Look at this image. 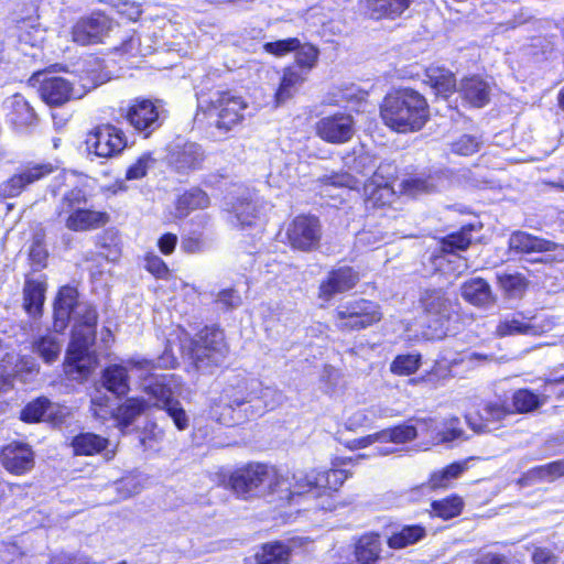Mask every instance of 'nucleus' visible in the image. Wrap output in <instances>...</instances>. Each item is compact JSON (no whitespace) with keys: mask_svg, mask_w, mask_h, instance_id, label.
Masks as SVG:
<instances>
[{"mask_svg":"<svg viewBox=\"0 0 564 564\" xmlns=\"http://www.w3.org/2000/svg\"><path fill=\"white\" fill-rule=\"evenodd\" d=\"M426 536V528L422 524L403 525L387 539V544L392 550H401L411 546Z\"/></svg>","mask_w":564,"mask_h":564,"instance_id":"c9c22d12","label":"nucleus"},{"mask_svg":"<svg viewBox=\"0 0 564 564\" xmlns=\"http://www.w3.org/2000/svg\"><path fill=\"white\" fill-rule=\"evenodd\" d=\"M499 285L509 294L524 292L529 286L528 279L521 273H503L498 276Z\"/></svg>","mask_w":564,"mask_h":564,"instance_id":"bf43d9fd","label":"nucleus"},{"mask_svg":"<svg viewBox=\"0 0 564 564\" xmlns=\"http://www.w3.org/2000/svg\"><path fill=\"white\" fill-rule=\"evenodd\" d=\"M316 134L323 141H350L356 132L352 115L337 111L316 122Z\"/></svg>","mask_w":564,"mask_h":564,"instance_id":"4468645a","label":"nucleus"},{"mask_svg":"<svg viewBox=\"0 0 564 564\" xmlns=\"http://www.w3.org/2000/svg\"><path fill=\"white\" fill-rule=\"evenodd\" d=\"M424 84L433 90L436 97L448 99L457 91L456 76L445 66H427L424 69Z\"/></svg>","mask_w":564,"mask_h":564,"instance_id":"aec40b11","label":"nucleus"},{"mask_svg":"<svg viewBox=\"0 0 564 564\" xmlns=\"http://www.w3.org/2000/svg\"><path fill=\"white\" fill-rule=\"evenodd\" d=\"M87 135L96 139V141H127L126 132L123 131L120 122L111 123L104 122L91 128Z\"/></svg>","mask_w":564,"mask_h":564,"instance_id":"3c124183","label":"nucleus"},{"mask_svg":"<svg viewBox=\"0 0 564 564\" xmlns=\"http://www.w3.org/2000/svg\"><path fill=\"white\" fill-rule=\"evenodd\" d=\"M51 406L52 402L47 397H36L22 408L19 417L26 424L40 423Z\"/></svg>","mask_w":564,"mask_h":564,"instance_id":"37998d69","label":"nucleus"},{"mask_svg":"<svg viewBox=\"0 0 564 564\" xmlns=\"http://www.w3.org/2000/svg\"><path fill=\"white\" fill-rule=\"evenodd\" d=\"M417 437V430L411 424H397L391 426V443L404 444Z\"/></svg>","mask_w":564,"mask_h":564,"instance_id":"774afa93","label":"nucleus"},{"mask_svg":"<svg viewBox=\"0 0 564 564\" xmlns=\"http://www.w3.org/2000/svg\"><path fill=\"white\" fill-rule=\"evenodd\" d=\"M144 393L154 398L158 402L166 404L170 400L174 399L171 387L161 381H154L143 388Z\"/></svg>","mask_w":564,"mask_h":564,"instance_id":"0e129e2a","label":"nucleus"},{"mask_svg":"<svg viewBox=\"0 0 564 564\" xmlns=\"http://www.w3.org/2000/svg\"><path fill=\"white\" fill-rule=\"evenodd\" d=\"M413 0H366V10L373 20H394L406 11Z\"/></svg>","mask_w":564,"mask_h":564,"instance_id":"c756f323","label":"nucleus"},{"mask_svg":"<svg viewBox=\"0 0 564 564\" xmlns=\"http://www.w3.org/2000/svg\"><path fill=\"white\" fill-rule=\"evenodd\" d=\"M381 553V536L377 532L364 533L355 541L354 556L358 564H377Z\"/></svg>","mask_w":564,"mask_h":564,"instance_id":"bb28decb","label":"nucleus"},{"mask_svg":"<svg viewBox=\"0 0 564 564\" xmlns=\"http://www.w3.org/2000/svg\"><path fill=\"white\" fill-rule=\"evenodd\" d=\"M79 292L76 286L65 284L58 288L53 301V328L63 333L78 306Z\"/></svg>","mask_w":564,"mask_h":564,"instance_id":"f3484780","label":"nucleus"},{"mask_svg":"<svg viewBox=\"0 0 564 564\" xmlns=\"http://www.w3.org/2000/svg\"><path fill=\"white\" fill-rule=\"evenodd\" d=\"M155 162L151 152L142 153L126 171V180H141L148 174L149 167Z\"/></svg>","mask_w":564,"mask_h":564,"instance_id":"680f3d73","label":"nucleus"},{"mask_svg":"<svg viewBox=\"0 0 564 564\" xmlns=\"http://www.w3.org/2000/svg\"><path fill=\"white\" fill-rule=\"evenodd\" d=\"M96 362V356L90 350L68 347L63 361V369L66 376L84 381L91 375Z\"/></svg>","mask_w":564,"mask_h":564,"instance_id":"6ab92c4d","label":"nucleus"},{"mask_svg":"<svg viewBox=\"0 0 564 564\" xmlns=\"http://www.w3.org/2000/svg\"><path fill=\"white\" fill-rule=\"evenodd\" d=\"M465 508V501L458 494H451L431 502L430 516L443 521L459 517Z\"/></svg>","mask_w":564,"mask_h":564,"instance_id":"72a5a7b5","label":"nucleus"},{"mask_svg":"<svg viewBox=\"0 0 564 564\" xmlns=\"http://www.w3.org/2000/svg\"><path fill=\"white\" fill-rule=\"evenodd\" d=\"M143 268L156 280L167 281L172 278V271L167 263L153 251L143 254Z\"/></svg>","mask_w":564,"mask_h":564,"instance_id":"603ef678","label":"nucleus"},{"mask_svg":"<svg viewBox=\"0 0 564 564\" xmlns=\"http://www.w3.org/2000/svg\"><path fill=\"white\" fill-rule=\"evenodd\" d=\"M123 117L142 139H149L162 126L158 106L153 100L144 97L132 99Z\"/></svg>","mask_w":564,"mask_h":564,"instance_id":"9d476101","label":"nucleus"},{"mask_svg":"<svg viewBox=\"0 0 564 564\" xmlns=\"http://www.w3.org/2000/svg\"><path fill=\"white\" fill-rule=\"evenodd\" d=\"M73 93L72 83L59 76L44 77L39 87L40 97L50 106H62L68 102Z\"/></svg>","mask_w":564,"mask_h":564,"instance_id":"4be33fe9","label":"nucleus"},{"mask_svg":"<svg viewBox=\"0 0 564 564\" xmlns=\"http://www.w3.org/2000/svg\"><path fill=\"white\" fill-rule=\"evenodd\" d=\"M69 445L75 456H95L108 447L109 441L93 432H80L72 438Z\"/></svg>","mask_w":564,"mask_h":564,"instance_id":"2f4dec72","label":"nucleus"},{"mask_svg":"<svg viewBox=\"0 0 564 564\" xmlns=\"http://www.w3.org/2000/svg\"><path fill=\"white\" fill-rule=\"evenodd\" d=\"M306 80L305 74L294 66H286L274 93V102L276 106L284 104L295 96L299 87Z\"/></svg>","mask_w":564,"mask_h":564,"instance_id":"7c9ffc66","label":"nucleus"},{"mask_svg":"<svg viewBox=\"0 0 564 564\" xmlns=\"http://www.w3.org/2000/svg\"><path fill=\"white\" fill-rule=\"evenodd\" d=\"M253 393L248 379L237 377L228 382L213 400L209 409L210 416L221 425L232 426L237 423L235 413L237 409L250 403Z\"/></svg>","mask_w":564,"mask_h":564,"instance_id":"6e6552de","label":"nucleus"},{"mask_svg":"<svg viewBox=\"0 0 564 564\" xmlns=\"http://www.w3.org/2000/svg\"><path fill=\"white\" fill-rule=\"evenodd\" d=\"M219 481L225 489L231 491L237 498L250 500L252 498L270 497L282 491L288 479L275 465L249 460L221 474Z\"/></svg>","mask_w":564,"mask_h":564,"instance_id":"f257e3e1","label":"nucleus"},{"mask_svg":"<svg viewBox=\"0 0 564 564\" xmlns=\"http://www.w3.org/2000/svg\"><path fill=\"white\" fill-rule=\"evenodd\" d=\"M149 408L150 404L143 398H128L124 403L117 408V415L120 424L123 426L130 425L137 416L141 415Z\"/></svg>","mask_w":564,"mask_h":564,"instance_id":"c03bdc74","label":"nucleus"},{"mask_svg":"<svg viewBox=\"0 0 564 564\" xmlns=\"http://www.w3.org/2000/svg\"><path fill=\"white\" fill-rule=\"evenodd\" d=\"M205 239L202 232H189L181 239V249L184 253L195 254L205 250Z\"/></svg>","mask_w":564,"mask_h":564,"instance_id":"69168bd1","label":"nucleus"},{"mask_svg":"<svg viewBox=\"0 0 564 564\" xmlns=\"http://www.w3.org/2000/svg\"><path fill=\"white\" fill-rule=\"evenodd\" d=\"M8 122L15 130H26L37 122V116L29 101L21 94L11 97Z\"/></svg>","mask_w":564,"mask_h":564,"instance_id":"a878e982","label":"nucleus"},{"mask_svg":"<svg viewBox=\"0 0 564 564\" xmlns=\"http://www.w3.org/2000/svg\"><path fill=\"white\" fill-rule=\"evenodd\" d=\"M294 67L302 70L304 74L312 70L319 57V50L316 45L306 42L302 44L300 42V48L295 52Z\"/></svg>","mask_w":564,"mask_h":564,"instance_id":"de8ad7c7","label":"nucleus"},{"mask_svg":"<svg viewBox=\"0 0 564 564\" xmlns=\"http://www.w3.org/2000/svg\"><path fill=\"white\" fill-rule=\"evenodd\" d=\"M246 108L243 98L231 90L218 91L216 99L210 101V109L217 116L216 126L225 131L231 130L242 121Z\"/></svg>","mask_w":564,"mask_h":564,"instance_id":"ddd939ff","label":"nucleus"},{"mask_svg":"<svg viewBox=\"0 0 564 564\" xmlns=\"http://www.w3.org/2000/svg\"><path fill=\"white\" fill-rule=\"evenodd\" d=\"M544 404L541 394L529 388H519L511 395V410L513 414H528L539 410Z\"/></svg>","mask_w":564,"mask_h":564,"instance_id":"4c0bfd02","label":"nucleus"},{"mask_svg":"<svg viewBox=\"0 0 564 564\" xmlns=\"http://www.w3.org/2000/svg\"><path fill=\"white\" fill-rule=\"evenodd\" d=\"M48 251L45 247V232L43 229L35 232L28 252V260L33 272L41 271L47 267Z\"/></svg>","mask_w":564,"mask_h":564,"instance_id":"79ce46f5","label":"nucleus"},{"mask_svg":"<svg viewBox=\"0 0 564 564\" xmlns=\"http://www.w3.org/2000/svg\"><path fill=\"white\" fill-rule=\"evenodd\" d=\"M508 243L509 249L519 254L543 253L558 248V245L552 240L522 230L513 231Z\"/></svg>","mask_w":564,"mask_h":564,"instance_id":"412c9836","label":"nucleus"},{"mask_svg":"<svg viewBox=\"0 0 564 564\" xmlns=\"http://www.w3.org/2000/svg\"><path fill=\"white\" fill-rule=\"evenodd\" d=\"M383 313L379 303L358 297L338 304L333 312L336 329L343 334L361 332L379 324Z\"/></svg>","mask_w":564,"mask_h":564,"instance_id":"423d86ee","label":"nucleus"},{"mask_svg":"<svg viewBox=\"0 0 564 564\" xmlns=\"http://www.w3.org/2000/svg\"><path fill=\"white\" fill-rule=\"evenodd\" d=\"M115 10L126 22H137L142 14L141 4L132 0H99Z\"/></svg>","mask_w":564,"mask_h":564,"instance_id":"09e8293b","label":"nucleus"},{"mask_svg":"<svg viewBox=\"0 0 564 564\" xmlns=\"http://www.w3.org/2000/svg\"><path fill=\"white\" fill-rule=\"evenodd\" d=\"M423 312L436 322H448L452 315V303L446 292L441 289H427L420 297Z\"/></svg>","mask_w":564,"mask_h":564,"instance_id":"5701e85b","label":"nucleus"},{"mask_svg":"<svg viewBox=\"0 0 564 564\" xmlns=\"http://www.w3.org/2000/svg\"><path fill=\"white\" fill-rule=\"evenodd\" d=\"M323 226L313 214H297L284 228L282 242L294 252L311 253L321 249Z\"/></svg>","mask_w":564,"mask_h":564,"instance_id":"0eeeda50","label":"nucleus"},{"mask_svg":"<svg viewBox=\"0 0 564 564\" xmlns=\"http://www.w3.org/2000/svg\"><path fill=\"white\" fill-rule=\"evenodd\" d=\"M46 283L44 281L26 278L23 286V310L34 318L41 317L44 312Z\"/></svg>","mask_w":564,"mask_h":564,"instance_id":"cd10ccee","label":"nucleus"},{"mask_svg":"<svg viewBox=\"0 0 564 564\" xmlns=\"http://www.w3.org/2000/svg\"><path fill=\"white\" fill-rule=\"evenodd\" d=\"M529 473L543 481H554L564 477V459H556L544 465L532 467Z\"/></svg>","mask_w":564,"mask_h":564,"instance_id":"864d4df0","label":"nucleus"},{"mask_svg":"<svg viewBox=\"0 0 564 564\" xmlns=\"http://www.w3.org/2000/svg\"><path fill=\"white\" fill-rule=\"evenodd\" d=\"M154 406L165 411L178 431H185L189 426L188 415L178 399L174 398L169 403L161 405L155 403Z\"/></svg>","mask_w":564,"mask_h":564,"instance_id":"5fc2aeb1","label":"nucleus"},{"mask_svg":"<svg viewBox=\"0 0 564 564\" xmlns=\"http://www.w3.org/2000/svg\"><path fill=\"white\" fill-rule=\"evenodd\" d=\"M209 204L210 199L207 193L199 187H193L176 198V215L180 218H185L195 210L207 208Z\"/></svg>","mask_w":564,"mask_h":564,"instance_id":"473e14b6","label":"nucleus"},{"mask_svg":"<svg viewBox=\"0 0 564 564\" xmlns=\"http://www.w3.org/2000/svg\"><path fill=\"white\" fill-rule=\"evenodd\" d=\"M383 123L398 133L421 131L431 119L426 97L412 87L390 89L380 104Z\"/></svg>","mask_w":564,"mask_h":564,"instance_id":"f03ea898","label":"nucleus"},{"mask_svg":"<svg viewBox=\"0 0 564 564\" xmlns=\"http://www.w3.org/2000/svg\"><path fill=\"white\" fill-rule=\"evenodd\" d=\"M55 171L56 166L50 162L26 163L0 184V195L4 198L18 197L31 185L46 178Z\"/></svg>","mask_w":564,"mask_h":564,"instance_id":"9b49d317","label":"nucleus"},{"mask_svg":"<svg viewBox=\"0 0 564 564\" xmlns=\"http://www.w3.org/2000/svg\"><path fill=\"white\" fill-rule=\"evenodd\" d=\"M465 469L466 462H453L442 469L433 471L429 477L427 485L432 490L447 489Z\"/></svg>","mask_w":564,"mask_h":564,"instance_id":"58836bf2","label":"nucleus"},{"mask_svg":"<svg viewBox=\"0 0 564 564\" xmlns=\"http://www.w3.org/2000/svg\"><path fill=\"white\" fill-rule=\"evenodd\" d=\"M0 464L11 475H25L34 467V452L30 445L13 441L0 447Z\"/></svg>","mask_w":564,"mask_h":564,"instance_id":"2eb2a0df","label":"nucleus"},{"mask_svg":"<svg viewBox=\"0 0 564 564\" xmlns=\"http://www.w3.org/2000/svg\"><path fill=\"white\" fill-rule=\"evenodd\" d=\"M95 245L107 260L115 261L121 254L120 235L115 228H105L97 235Z\"/></svg>","mask_w":564,"mask_h":564,"instance_id":"ea45409f","label":"nucleus"},{"mask_svg":"<svg viewBox=\"0 0 564 564\" xmlns=\"http://www.w3.org/2000/svg\"><path fill=\"white\" fill-rule=\"evenodd\" d=\"M290 543L281 540L262 543L253 556L256 564H290L295 539Z\"/></svg>","mask_w":564,"mask_h":564,"instance_id":"393cba45","label":"nucleus"},{"mask_svg":"<svg viewBox=\"0 0 564 564\" xmlns=\"http://www.w3.org/2000/svg\"><path fill=\"white\" fill-rule=\"evenodd\" d=\"M321 188L336 187L349 191H358L360 181L348 172H333L318 178Z\"/></svg>","mask_w":564,"mask_h":564,"instance_id":"49530a36","label":"nucleus"},{"mask_svg":"<svg viewBox=\"0 0 564 564\" xmlns=\"http://www.w3.org/2000/svg\"><path fill=\"white\" fill-rule=\"evenodd\" d=\"M116 25L115 19L100 9H94L75 20L69 34L70 40L79 46L105 43Z\"/></svg>","mask_w":564,"mask_h":564,"instance_id":"1a4fd4ad","label":"nucleus"},{"mask_svg":"<svg viewBox=\"0 0 564 564\" xmlns=\"http://www.w3.org/2000/svg\"><path fill=\"white\" fill-rule=\"evenodd\" d=\"M422 365L421 354H399L390 364V371L399 377L415 373Z\"/></svg>","mask_w":564,"mask_h":564,"instance_id":"a18cd8bd","label":"nucleus"},{"mask_svg":"<svg viewBox=\"0 0 564 564\" xmlns=\"http://www.w3.org/2000/svg\"><path fill=\"white\" fill-rule=\"evenodd\" d=\"M345 464L346 462L340 459L327 469H310L297 478L292 488L288 490L284 497L285 502L288 505L299 502L300 499L310 494L316 498L332 497L334 492L339 490L345 480L352 475L349 469L344 468Z\"/></svg>","mask_w":564,"mask_h":564,"instance_id":"39448f33","label":"nucleus"},{"mask_svg":"<svg viewBox=\"0 0 564 564\" xmlns=\"http://www.w3.org/2000/svg\"><path fill=\"white\" fill-rule=\"evenodd\" d=\"M88 197L80 187L66 191L55 210V216L64 220L65 227L72 232H89L105 228L111 216L106 210L87 208Z\"/></svg>","mask_w":564,"mask_h":564,"instance_id":"20e7f679","label":"nucleus"},{"mask_svg":"<svg viewBox=\"0 0 564 564\" xmlns=\"http://www.w3.org/2000/svg\"><path fill=\"white\" fill-rule=\"evenodd\" d=\"M384 167H390V165L378 166L368 183L365 184L366 202L375 208L391 205L397 194L394 189L397 176L387 177L384 175Z\"/></svg>","mask_w":564,"mask_h":564,"instance_id":"dca6fc26","label":"nucleus"},{"mask_svg":"<svg viewBox=\"0 0 564 564\" xmlns=\"http://www.w3.org/2000/svg\"><path fill=\"white\" fill-rule=\"evenodd\" d=\"M101 382L104 388L116 397H126L130 391L129 370L120 364L108 365L102 369Z\"/></svg>","mask_w":564,"mask_h":564,"instance_id":"c85d7f7f","label":"nucleus"},{"mask_svg":"<svg viewBox=\"0 0 564 564\" xmlns=\"http://www.w3.org/2000/svg\"><path fill=\"white\" fill-rule=\"evenodd\" d=\"M360 279L359 271L351 265L332 268L318 284L317 297L328 303L337 294L354 290L360 282Z\"/></svg>","mask_w":564,"mask_h":564,"instance_id":"f8f14e48","label":"nucleus"},{"mask_svg":"<svg viewBox=\"0 0 564 564\" xmlns=\"http://www.w3.org/2000/svg\"><path fill=\"white\" fill-rule=\"evenodd\" d=\"M464 104L471 108H484L490 102L491 86L479 74L464 76L457 88Z\"/></svg>","mask_w":564,"mask_h":564,"instance_id":"a211bd4d","label":"nucleus"},{"mask_svg":"<svg viewBox=\"0 0 564 564\" xmlns=\"http://www.w3.org/2000/svg\"><path fill=\"white\" fill-rule=\"evenodd\" d=\"M399 194L416 197L421 194H427L435 189V184L431 174L425 173H411L400 182Z\"/></svg>","mask_w":564,"mask_h":564,"instance_id":"e433bc0d","label":"nucleus"},{"mask_svg":"<svg viewBox=\"0 0 564 564\" xmlns=\"http://www.w3.org/2000/svg\"><path fill=\"white\" fill-rule=\"evenodd\" d=\"M480 225L467 223L458 230L447 234L438 239V250L442 256L455 254L458 251H466L473 243L474 231L480 229Z\"/></svg>","mask_w":564,"mask_h":564,"instance_id":"b1692460","label":"nucleus"},{"mask_svg":"<svg viewBox=\"0 0 564 564\" xmlns=\"http://www.w3.org/2000/svg\"><path fill=\"white\" fill-rule=\"evenodd\" d=\"M462 297L475 306H484L491 302L489 283L480 276L471 278L460 285Z\"/></svg>","mask_w":564,"mask_h":564,"instance_id":"f704fd0d","label":"nucleus"},{"mask_svg":"<svg viewBox=\"0 0 564 564\" xmlns=\"http://www.w3.org/2000/svg\"><path fill=\"white\" fill-rule=\"evenodd\" d=\"M180 350L196 371H204L220 366L229 354V345L224 329L213 324L202 327L194 337L185 338Z\"/></svg>","mask_w":564,"mask_h":564,"instance_id":"7ed1b4c3","label":"nucleus"},{"mask_svg":"<svg viewBox=\"0 0 564 564\" xmlns=\"http://www.w3.org/2000/svg\"><path fill=\"white\" fill-rule=\"evenodd\" d=\"M564 375L556 378L545 379L544 389L541 397L544 399V403L551 399L562 400L564 399Z\"/></svg>","mask_w":564,"mask_h":564,"instance_id":"338daca9","label":"nucleus"},{"mask_svg":"<svg viewBox=\"0 0 564 564\" xmlns=\"http://www.w3.org/2000/svg\"><path fill=\"white\" fill-rule=\"evenodd\" d=\"M297 48H300L299 37H286L272 42H265L262 45L263 52L274 57L286 56L291 53H294Z\"/></svg>","mask_w":564,"mask_h":564,"instance_id":"6e6d98bb","label":"nucleus"},{"mask_svg":"<svg viewBox=\"0 0 564 564\" xmlns=\"http://www.w3.org/2000/svg\"><path fill=\"white\" fill-rule=\"evenodd\" d=\"M481 411L484 413V420L490 423L500 422L513 414L510 403L506 399L486 401L481 405Z\"/></svg>","mask_w":564,"mask_h":564,"instance_id":"8fccbe9b","label":"nucleus"},{"mask_svg":"<svg viewBox=\"0 0 564 564\" xmlns=\"http://www.w3.org/2000/svg\"><path fill=\"white\" fill-rule=\"evenodd\" d=\"M97 330L79 325H74L72 339L68 347L90 349L95 345Z\"/></svg>","mask_w":564,"mask_h":564,"instance_id":"052dcab7","label":"nucleus"},{"mask_svg":"<svg viewBox=\"0 0 564 564\" xmlns=\"http://www.w3.org/2000/svg\"><path fill=\"white\" fill-rule=\"evenodd\" d=\"M230 212L235 214L237 221L242 227L252 225L256 218V209L247 199H237L232 203Z\"/></svg>","mask_w":564,"mask_h":564,"instance_id":"e2e57ef3","label":"nucleus"},{"mask_svg":"<svg viewBox=\"0 0 564 564\" xmlns=\"http://www.w3.org/2000/svg\"><path fill=\"white\" fill-rule=\"evenodd\" d=\"M32 349L44 362L53 364L59 357L61 344L54 334L46 333L33 341Z\"/></svg>","mask_w":564,"mask_h":564,"instance_id":"a19ab883","label":"nucleus"},{"mask_svg":"<svg viewBox=\"0 0 564 564\" xmlns=\"http://www.w3.org/2000/svg\"><path fill=\"white\" fill-rule=\"evenodd\" d=\"M534 329V326L530 323L518 319V318H511V319H505L500 322L497 325L496 332L498 336L500 337H507L512 335H527L532 333Z\"/></svg>","mask_w":564,"mask_h":564,"instance_id":"4d7b16f0","label":"nucleus"},{"mask_svg":"<svg viewBox=\"0 0 564 564\" xmlns=\"http://www.w3.org/2000/svg\"><path fill=\"white\" fill-rule=\"evenodd\" d=\"M128 143H87V154L94 158L110 159L119 155Z\"/></svg>","mask_w":564,"mask_h":564,"instance_id":"13d9d810","label":"nucleus"}]
</instances>
